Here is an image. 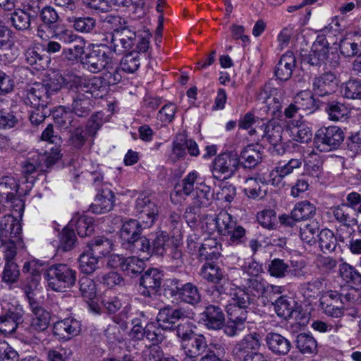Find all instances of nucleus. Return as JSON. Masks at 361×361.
I'll return each instance as SVG.
<instances>
[{"label": "nucleus", "instance_id": "1", "mask_svg": "<svg viewBox=\"0 0 361 361\" xmlns=\"http://www.w3.org/2000/svg\"><path fill=\"white\" fill-rule=\"evenodd\" d=\"M340 56L336 51H329L326 37L319 35L312 46L309 54L303 56L304 62L312 66H324L325 69H335L339 65Z\"/></svg>", "mask_w": 361, "mask_h": 361}, {"label": "nucleus", "instance_id": "2", "mask_svg": "<svg viewBox=\"0 0 361 361\" xmlns=\"http://www.w3.org/2000/svg\"><path fill=\"white\" fill-rule=\"evenodd\" d=\"M44 278L51 290L64 293L75 284L77 271L67 264H56L47 269Z\"/></svg>", "mask_w": 361, "mask_h": 361}, {"label": "nucleus", "instance_id": "3", "mask_svg": "<svg viewBox=\"0 0 361 361\" xmlns=\"http://www.w3.org/2000/svg\"><path fill=\"white\" fill-rule=\"evenodd\" d=\"M111 63V56L105 45L90 44L81 57V63L88 71L97 73Z\"/></svg>", "mask_w": 361, "mask_h": 361}, {"label": "nucleus", "instance_id": "4", "mask_svg": "<svg viewBox=\"0 0 361 361\" xmlns=\"http://www.w3.org/2000/svg\"><path fill=\"white\" fill-rule=\"evenodd\" d=\"M18 180L13 176H4L0 178V200L10 203L13 210L22 217L25 203L20 198L22 194L19 192Z\"/></svg>", "mask_w": 361, "mask_h": 361}, {"label": "nucleus", "instance_id": "5", "mask_svg": "<svg viewBox=\"0 0 361 361\" xmlns=\"http://www.w3.org/2000/svg\"><path fill=\"white\" fill-rule=\"evenodd\" d=\"M344 137V133L338 126L322 127L315 133L314 145L320 152H330L338 149Z\"/></svg>", "mask_w": 361, "mask_h": 361}, {"label": "nucleus", "instance_id": "6", "mask_svg": "<svg viewBox=\"0 0 361 361\" xmlns=\"http://www.w3.org/2000/svg\"><path fill=\"white\" fill-rule=\"evenodd\" d=\"M23 274H27L26 279L22 283V288L29 300V303L33 313V315L37 314V312L40 310H45L42 307L39 306L38 303L32 298V294L39 286L41 279V270L36 261L32 260L26 262L23 267Z\"/></svg>", "mask_w": 361, "mask_h": 361}, {"label": "nucleus", "instance_id": "7", "mask_svg": "<svg viewBox=\"0 0 361 361\" xmlns=\"http://www.w3.org/2000/svg\"><path fill=\"white\" fill-rule=\"evenodd\" d=\"M135 215L144 228L151 227L159 214V207L154 197L147 192H141L135 201Z\"/></svg>", "mask_w": 361, "mask_h": 361}, {"label": "nucleus", "instance_id": "8", "mask_svg": "<svg viewBox=\"0 0 361 361\" xmlns=\"http://www.w3.org/2000/svg\"><path fill=\"white\" fill-rule=\"evenodd\" d=\"M194 313L183 307L166 305L159 309L157 315V324L163 331H174V328L180 319H191Z\"/></svg>", "mask_w": 361, "mask_h": 361}, {"label": "nucleus", "instance_id": "9", "mask_svg": "<svg viewBox=\"0 0 361 361\" xmlns=\"http://www.w3.org/2000/svg\"><path fill=\"white\" fill-rule=\"evenodd\" d=\"M237 154L224 152L219 154L213 161L212 175L217 180H224L231 177L239 166Z\"/></svg>", "mask_w": 361, "mask_h": 361}, {"label": "nucleus", "instance_id": "10", "mask_svg": "<svg viewBox=\"0 0 361 361\" xmlns=\"http://www.w3.org/2000/svg\"><path fill=\"white\" fill-rule=\"evenodd\" d=\"M350 300V294L345 295L337 291L329 290L322 294L320 298V307L323 312L331 317L340 318L344 314V301Z\"/></svg>", "mask_w": 361, "mask_h": 361}, {"label": "nucleus", "instance_id": "11", "mask_svg": "<svg viewBox=\"0 0 361 361\" xmlns=\"http://www.w3.org/2000/svg\"><path fill=\"white\" fill-rule=\"evenodd\" d=\"M226 312L228 320L224 328V331L228 336H236L245 328L247 308L235 305H228Z\"/></svg>", "mask_w": 361, "mask_h": 361}, {"label": "nucleus", "instance_id": "12", "mask_svg": "<svg viewBox=\"0 0 361 361\" xmlns=\"http://www.w3.org/2000/svg\"><path fill=\"white\" fill-rule=\"evenodd\" d=\"M264 128L263 137L266 138L270 144L269 152L272 155H283L286 151V143L283 142V128L273 120L269 121L262 126Z\"/></svg>", "mask_w": 361, "mask_h": 361}, {"label": "nucleus", "instance_id": "13", "mask_svg": "<svg viewBox=\"0 0 361 361\" xmlns=\"http://www.w3.org/2000/svg\"><path fill=\"white\" fill-rule=\"evenodd\" d=\"M257 97L259 100H264L268 114L274 117L281 116L284 101V92L282 89L274 88L269 83L267 84L259 92Z\"/></svg>", "mask_w": 361, "mask_h": 361}, {"label": "nucleus", "instance_id": "14", "mask_svg": "<svg viewBox=\"0 0 361 361\" xmlns=\"http://www.w3.org/2000/svg\"><path fill=\"white\" fill-rule=\"evenodd\" d=\"M50 324V314L47 310H39L33 315L27 326H24L25 336L35 343L42 341L40 334L47 330Z\"/></svg>", "mask_w": 361, "mask_h": 361}, {"label": "nucleus", "instance_id": "15", "mask_svg": "<svg viewBox=\"0 0 361 361\" xmlns=\"http://www.w3.org/2000/svg\"><path fill=\"white\" fill-rule=\"evenodd\" d=\"M163 274L158 269L151 268L144 272L140 279L139 292L140 295L150 298L161 288Z\"/></svg>", "mask_w": 361, "mask_h": 361}, {"label": "nucleus", "instance_id": "16", "mask_svg": "<svg viewBox=\"0 0 361 361\" xmlns=\"http://www.w3.org/2000/svg\"><path fill=\"white\" fill-rule=\"evenodd\" d=\"M110 49L116 54H121L130 50L136 41V32L128 27L115 33H110Z\"/></svg>", "mask_w": 361, "mask_h": 361}, {"label": "nucleus", "instance_id": "17", "mask_svg": "<svg viewBox=\"0 0 361 361\" xmlns=\"http://www.w3.org/2000/svg\"><path fill=\"white\" fill-rule=\"evenodd\" d=\"M24 311L20 305L10 308L7 312L0 316L1 333L11 334L18 329L23 330V316Z\"/></svg>", "mask_w": 361, "mask_h": 361}, {"label": "nucleus", "instance_id": "18", "mask_svg": "<svg viewBox=\"0 0 361 361\" xmlns=\"http://www.w3.org/2000/svg\"><path fill=\"white\" fill-rule=\"evenodd\" d=\"M336 88V76L331 70L315 76L312 80V92L316 96L324 97L331 94Z\"/></svg>", "mask_w": 361, "mask_h": 361}, {"label": "nucleus", "instance_id": "19", "mask_svg": "<svg viewBox=\"0 0 361 361\" xmlns=\"http://www.w3.org/2000/svg\"><path fill=\"white\" fill-rule=\"evenodd\" d=\"M59 15L55 9L49 6L42 8L40 18L42 23L38 26L37 35L42 39H49V34L54 29L59 26L57 25Z\"/></svg>", "mask_w": 361, "mask_h": 361}, {"label": "nucleus", "instance_id": "20", "mask_svg": "<svg viewBox=\"0 0 361 361\" xmlns=\"http://www.w3.org/2000/svg\"><path fill=\"white\" fill-rule=\"evenodd\" d=\"M202 324L209 330H219L225 324V314L221 307L209 305L201 314Z\"/></svg>", "mask_w": 361, "mask_h": 361}, {"label": "nucleus", "instance_id": "21", "mask_svg": "<svg viewBox=\"0 0 361 361\" xmlns=\"http://www.w3.org/2000/svg\"><path fill=\"white\" fill-rule=\"evenodd\" d=\"M46 89L42 83H35L26 89L23 94V101L26 105L32 107L47 106L50 100L47 94Z\"/></svg>", "mask_w": 361, "mask_h": 361}, {"label": "nucleus", "instance_id": "22", "mask_svg": "<svg viewBox=\"0 0 361 361\" xmlns=\"http://www.w3.org/2000/svg\"><path fill=\"white\" fill-rule=\"evenodd\" d=\"M265 341L268 349L275 355H286L292 348L291 342L286 337L278 333H268Z\"/></svg>", "mask_w": 361, "mask_h": 361}, {"label": "nucleus", "instance_id": "23", "mask_svg": "<svg viewBox=\"0 0 361 361\" xmlns=\"http://www.w3.org/2000/svg\"><path fill=\"white\" fill-rule=\"evenodd\" d=\"M114 194L106 185H102L98 190L95 202L92 205V212L97 214L106 213L111 211L114 205Z\"/></svg>", "mask_w": 361, "mask_h": 361}, {"label": "nucleus", "instance_id": "24", "mask_svg": "<svg viewBox=\"0 0 361 361\" xmlns=\"http://www.w3.org/2000/svg\"><path fill=\"white\" fill-rule=\"evenodd\" d=\"M296 66V59L292 51H286L283 54L274 70L275 76L282 81L289 80Z\"/></svg>", "mask_w": 361, "mask_h": 361}, {"label": "nucleus", "instance_id": "25", "mask_svg": "<svg viewBox=\"0 0 361 361\" xmlns=\"http://www.w3.org/2000/svg\"><path fill=\"white\" fill-rule=\"evenodd\" d=\"M302 164L301 159H291L283 166L276 167L269 174L271 184L276 187L281 186L283 178L292 173L295 169L300 168Z\"/></svg>", "mask_w": 361, "mask_h": 361}, {"label": "nucleus", "instance_id": "26", "mask_svg": "<svg viewBox=\"0 0 361 361\" xmlns=\"http://www.w3.org/2000/svg\"><path fill=\"white\" fill-rule=\"evenodd\" d=\"M259 334L257 333L246 335L240 341H239L235 348V355L240 359L246 357V355L257 353L254 350H257L260 347Z\"/></svg>", "mask_w": 361, "mask_h": 361}, {"label": "nucleus", "instance_id": "27", "mask_svg": "<svg viewBox=\"0 0 361 361\" xmlns=\"http://www.w3.org/2000/svg\"><path fill=\"white\" fill-rule=\"evenodd\" d=\"M22 233L20 221L11 215H4L0 221V248L3 246L7 237L16 236Z\"/></svg>", "mask_w": 361, "mask_h": 361}, {"label": "nucleus", "instance_id": "28", "mask_svg": "<svg viewBox=\"0 0 361 361\" xmlns=\"http://www.w3.org/2000/svg\"><path fill=\"white\" fill-rule=\"evenodd\" d=\"M68 224L73 228H75L82 238L90 235L94 230L93 218L79 213L75 214Z\"/></svg>", "mask_w": 361, "mask_h": 361}, {"label": "nucleus", "instance_id": "29", "mask_svg": "<svg viewBox=\"0 0 361 361\" xmlns=\"http://www.w3.org/2000/svg\"><path fill=\"white\" fill-rule=\"evenodd\" d=\"M220 255L219 244L214 238L205 239L198 249V259L200 262H214Z\"/></svg>", "mask_w": 361, "mask_h": 361}, {"label": "nucleus", "instance_id": "30", "mask_svg": "<svg viewBox=\"0 0 361 361\" xmlns=\"http://www.w3.org/2000/svg\"><path fill=\"white\" fill-rule=\"evenodd\" d=\"M93 108V101L85 93L78 92L73 97L71 111L78 117H85Z\"/></svg>", "mask_w": 361, "mask_h": 361}, {"label": "nucleus", "instance_id": "31", "mask_svg": "<svg viewBox=\"0 0 361 361\" xmlns=\"http://www.w3.org/2000/svg\"><path fill=\"white\" fill-rule=\"evenodd\" d=\"M39 159H42L40 154L36 152L23 161L21 164L22 174L26 178V181L31 183L32 185L35 180L34 174L38 170L44 171Z\"/></svg>", "mask_w": 361, "mask_h": 361}, {"label": "nucleus", "instance_id": "32", "mask_svg": "<svg viewBox=\"0 0 361 361\" xmlns=\"http://www.w3.org/2000/svg\"><path fill=\"white\" fill-rule=\"evenodd\" d=\"M207 348L208 344L205 336L202 334H197L180 345V348L183 350V353H188L197 356L202 355Z\"/></svg>", "mask_w": 361, "mask_h": 361}, {"label": "nucleus", "instance_id": "33", "mask_svg": "<svg viewBox=\"0 0 361 361\" xmlns=\"http://www.w3.org/2000/svg\"><path fill=\"white\" fill-rule=\"evenodd\" d=\"M199 274L202 279L212 283H218L225 279L224 271L214 262H204Z\"/></svg>", "mask_w": 361, "mask_h": 361}, {"label": "nucleus", "instance_id": "34", "mask_svg": "<svg viewBox=\"0 0 361 361\" xmlns=\"http://www.w3.org/2000/svg\"><path fill=\"white\" fill-rule=\"evenodd\" d=\"M336 221L341 225L350 227L357 224V220L354 217L353 212L347 204H341L330 208Z\"/></svg>", "mask_w": 361, "mask_h": 361}, {"label": "nucleus", "instance_id": "35", "mask_svg": "<svg viewBox=\"0 0 361 361\" xmlns=\"http://www.w3.org/2000/svg\"><path fill=\"white\" fill-rule=\"evenodd\" d=\"M142 226V223L136 219H130L124 222L120 231L122 246L141 235Z\"/></svg>", "mask_w": 361, "mask_h": 361}, {"label": "nucleus", "instance_id": "36", "mask_svg": "<svg viewBox=\"0 0 361 361\" xmlns=\"http://www.w3.org/2000/svg\"><path fill=\"white\" fill-rule=\"evenodd\" d=\"M238 158L240 160L239 166L241 165L245 169L255 168L262 159L260 152L255 149L252 145L244 147Z\"/></svg>", "mask_w": 361, "mask_h": 361}, {"label": "nucleus", "instance_id": "37", "mask_svg": "<svg viewBox=\"0 0 361 361\" xmlns=\"http://www.w3.org/2000/svg\"><path fill=\"white\" fill-rule=\"evenodd\" d=\"M213 196L211 188L201 181L197 184L195 194L190 204L199 209L207 207L211 204Z\"/></svg>", "mask_w": 361, "mask_h": 361}, {"label": "nucleus", "instance_id": "38", "mask_svg": "<svg viewBox=\"0 0 361 361\" xmlns=\"http://www.w3.org/2000/svg\"><path fill=\"white\" fill-rule=\"evenodd\" d=\"M4 257L6 262H15L14 259L17 254V250L23 249L24 243L21 237V233L16 236L7 237L3 244Z\"/></svg>", "mask_w": 361, "mask_h": 361}, {"label": "nucleus", "instance_id": "39", "mask_svg": "<svg viewBox=\"0 0 361 361\" xmlns=\"http://www.w3.org/2000/svg\"><path fill=\"white\" fill-rule=\"evenodd\" d=\"M273 305L276 314L283 319H291L293 315L298 314L295 308V301L286 296L279 297Z\"/></svg>", "mask_w": 361, "mask_h": 361}, {"label": "nucleus", "instance_id": "40", "mask_svg": "<svg viewBox=\"0 0 361 361\" xmlns=\"http://www.w3.org/2000/svg\"><path fill=\"white\" fill-rule=\"evenodd\" d=\"M53 118L55 123L61 129L67 130L78 125V121L74 118L72 111H68L63 106L53 111Z\"/></svg>", "mask_w": 361, "mask_h": 361}, {"label": "nucleus", "instance_id": "41", "mask_svg": "<svg viewBox=\"0 0 361 361\" xmlns=\"http://www.w3.org/2000/svg\"><path fill=\"white\" fill-rule=\"evenodd\" d=\"M58 334L69 338L77 336L81 331V324L79 321L72 317H68L58 322L55 324Z\"/></svg>", "mask_w": 361, "mask_h": 361}, {"label": "nucleus", "instance_id": "42", "mask_svg": "<svg viewBox=\"0 0 361 361\" xmlns=\"http://www.w3.org/2000/svg\"><path fill=\"white\" fill-rule=\"evenodd\" d=\"M325 111L331 121H338L346 120L350 114V109L343 103L338 101H331L326 103Z\"/></svg>", "mask_w": 361, "mask_h": 361}, {"label": "nucleus", "instance_id": "43", "mask_svg": "<svg viewBox=\"0 0 361 361\" xmlns=\"http://www.w3.org/2000/svg\"><path fill=\"white\" fill-rule=\"evenodd\" d=\"M180 301L192 306L201 302V294L196 285L191 282L183 283L181 281Z\"/></svg>", "mask_w": 361, "mask_h": 361}, {"label": "nucleus", "instance_id": "44", "mask_svg": "<svg viewBox=\"0 0 361 361\" xmlns=\"http://www.w3.org/2000/svg\"><path fill=\"white\" fill-rule=\"evenodd\" d=\"M88 251L99 259L108 255L112 249V243L104 237H97L87 244Z\"/></svg>", "mask_w": 361, "mask_h": 361}, {"label": "nucleus", "instance_id": "45", "mask_svg": "<svg viewBox=\"0 0 361 361\" xmlns=\"http://www.w3.org/2000/svg\"><path fill=\"white\" fill-rule=\"evenodd\" d=\"M242 287L245 290L246 293H247L254 302H255L257 299L264 295L266 284L257 277H250L245 279Z\"/></svg>", "mask_w": 361, "mask_h": 361}, {"label": "nucleus", "instance_id": "46", "mask_svg": "<svg viewBox=\"0 0 361 361\" xmlns=\"http://www.w3.org/2000/svg\"><path fill=\"white\" fill-rule=\"evenodd\" d=\"M24 56L26 63L37 71L44 70L48 66L47 57L39 54L35 48H28Z\"/></svg>", "mask_w": 361, "mask_h": 361}, {"label": "nucleus", "instance_id": "47", "mask_svg": "<svg viewBox=\"0 0 361 361\" xmlns=\"http://www.w3.org/2000/svg\"><path fill=\"white\" fill-rule=\"evenodd\" d=\"M245 185L244 192L249 198L261 199L266 195V190L262 189L265 187V183L261 178H249L245 181Z\"/></svg>", "mask_w": 361, "mask_h": 361}, {"label": "nucleus", "instance_id": "48", "mask_svg": "<svg viewBox=\"0 0 361 361\" xmlns=\"http://www.w3.org/2000/svg\"><path fill=\"white\" fill-rule=\"evenodd\" d=\"M200 180V177L198 172L196 171L190 172L175 186L176 192L179 195H190L194 190L195 183L197 185Z\"/></svg>", "mask_w": 361, "mask_h": 361}, {"label": "nucleus", "instance_id": "49", "mask_svg": "<svg viewBox=\"0 0 361 361\" xmlns=\"http://www.w3.org/2000/svg\"><path fill=\"white\" fill-rule=\"evenodd\" d=\"M316 213V207L309 201H302L295 204L291 211L295 219L298 221L312 218Z\"/></svg>", "mask_w": 361, "mask_h": 361}, {"label": "nucleus", "instance_id": "50", "mask_svg": "<svg viewBox=\"0 0 361 361\" xmlns=\"http://www.w3.org/2000/svg\"><path fill=\"white\" fill-rule=\"evenodd\" d=\"M32 14L22 9L16 10L9 17L12 25L18 30H26L30 27Z\"/></svg>", "mask_w": 361, "mask_h": 361}, {"label": "nucleus", "instance_id": "51", "mask_svg": "<svg viewBox=\"0 0 361 361\" xmlns=\"http://www.w3.org/2000/svg\"><path fill=\"white\" fill-rule=\"evenodd\" d=\"M339 274L347 283L351 286L361 285V274L348 263L344 262L339 265Z\"/></svg>", "mask_w": 361, "mask_h": 361}, {"label": "nucleus", "instance_id": "52", "mask_svg": "<svg viewBox=\"0 0 361 361\" xmlns=\"http://www.w3.org/2000/svg\"><path fill=\"white\" fill-rule=\"evenodd\" d=\"M214 221L218 232L222 235H226V233L237 224L235 219L226 211H221Z\"/></svg>", "mask_w": 361, "mask_h": 361}, {"label": "nucleus", "instance_id": "53", "mask_svg": "<svg viewBox=\"0 0 361 361\" xmlns=\"http://www.w3.org/2000/svg\"><path fill=\"white\" fill-rule=\"evenodd\" d=\"M296 348L302 354H312L317 351V343L312 336L302 333L297 336Z\"/></svg>", "mask_w": 361, "mask_h": 361}, {"label": "nucleus", "instance_id": "54", "mask_svg": "<svg viewBox=\"0 0 361 361\" xmlns=\"http://www.w3.org/2000/svg\"><path fill=\"white\" fill-rule=\"evenodd\" d=\"M320 229L319 223L317 220H310L300 228V239L307 244L312 245L316 242L315 236Z\"/></svg>", "mask_w": 361, "mask_h": 361}, {"label": "nucleus", "instance_id": "55", "mask_svg": "<svg viewBox=\"0 0 361 361\" xmlns=\"http://www.w3.org/2000/svg\"><path fill=\"white\" fill-rule=\"evenodd\" d=\"M145 268V262L143 259L133 256L126 258L122 266V271L133 277L141 274Z\"/></svg>", "mask_w": 361, "mask_h": 361}, {"label": "nucleus", "instance_id": "56", "mask_svg": "<svg viewBox=\"0 0 361 361\" xmlns=\"http://www.w3.org/2000/svg\"><path fill=\"white\" fill-rule=\"evenodd\" d=\"M123 247L133 253L138 254L140 256H141V253H147V255H149L151 244L149 239L141 234L130 243L128 242L124 245Z\"/></svg>", "mask_w": 361, "mask_h": 361}, {"label": "nucleus", "instance_id": "57", "mask_svg": "<svg viewBox=\"0 0 361 361\" xmlns=\"http://www.w3.org/2000/svg\"><path fill=\"white\" fill-rule=\"evenodd\" d=\"M77 242V237L69 224L65 226L59 233V248L63 251L71 250Z\"/></svg>", "mask_w": 361, "mask_h": 361}, {"label": "nucleus", "instance_id": "58", "mask_svg": "<svg viewBox=\"0 0 361 361\" xmlns=\"http://www.w3.org/2000/svg\"><path fill=\"white\" fill-rule=\"evenodd\" d=\"M295 102L298 109L309 111L310 112H313L319 107L313 95L307 91L298 93L295 97Z\"/></svg>", "mask_w": 361, "mask_h": 361}, {"label": "nucleus", "instance_id": "59", "mask_svg": "<svg viewBox=\"0 0 361 361\" xmlns=\"http://www.w3.org/2000/svg\"><path fill=\"white\" fill-rule=\"evenodd\" d=\"M305 169L311 176L319 177L322 173V161L317 154L312 152L304 160Z\"/></svg>", "mask_w": 361, "mask_h": 361}, {"label": "nucleus", "instance_id": "60", "mask_svg": "<svg viewBox=\"0 0 361 361\" xmlns=\"http://www.w3.org/2000/svg\"><path fill=\"white\" fill-rule=\"evenodd\" d=\"M319 237V245L323 252H332L337 245V240L332 231L323 229L317 235Z\"/></svg>", "mask_w": 361, "mask_h": 361}, {"label": "nucleus", "instance_id": "61", "mask_svg": "<svg viewBox=\"0 0 361 361\" xmlns=\"http://www.w3.org/2000/svg\"><path fill=\"white\" fill-rule=\"evenodd\" d=\"M140 66V55L137 51H130L126 54L120 63L121 68L128 73H133Z\"/></svg>", "mask_w": 361, "mask_h": 361}, {"label": "nucleus", "instance_id": "62", "mask_svg": "<svg viewBox=\"0 0 361 361\" xmlns=\"http://www.w3.org/2000/svg\"><path fill=\"white\" fill-rule=\"evenodd\" d=\"M73 128L69 131L68 142L75 149H80L85 145L89 136L87 132L78 124Z\"/></svg>", "mask_w": 361, "mask_h": 361}, {"label": "nucleus", "instance_id": "63", "mask_svg": "<svg viewBox=\"0 0 361 361\" xmlns=\"http://www.w3.org/2000/svg\"><path fill=\"white\" fill-rule=\"evenodd\" d=\"M98 262L99 258L88 250L81 254L79 257L80 269L86 274L93 273L97 268Z\"/></svg>", "mask_w": 361, "mask_h": 361}, {"label": "nucleus", "instance_id": "64", "mask_svg": "<svg viewBox=\"0 0 361 361\" xmlns=\"http://www.w3.org/2000/svg\"><path fill=\"white\" fill-rule=\"evenodd\" d=\"M341 92L345 98L361 99V80H349L341 85Z\"/></svg>", "mask_w": 361, "mask_h": 361}]
</instances>
